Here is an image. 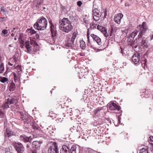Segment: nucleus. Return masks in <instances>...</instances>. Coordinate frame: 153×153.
<instances>
[{
	"label": "nucleus",
	"instance_id": "obj_48",
	"mask_svg": "<svg viewBox=\"0 0 153 153\" xmlns=\"http://www.w3.org/2000/svg\"><path fill=\"white\" fill-rule=\"evenodd\" d=\"M150 150L151 151L150 153H153V148H150Z\"/></svg>",
	"mask_w": 153,
	"mask_h": 153
},
{
	"label": "nucleus",
	"instance_id": "obj_46",
	"mask_svg": "<svg viewBox=\"0 0 153 153\" xmlns=\"http://www.w3.org/2000/svg\"><path fill=\"white\" fill-rule=\"evenodd\" d=\"M107 16V12H105L103 18L104 19V18H105Z\"/></svg>",
	"mask_w": 153,
	"mask_h": 153
},
{
	"label": "nucleus",
	"instance_id": "obj_18",
	"mask_svg": "<svg viewBox=\"0 0 153 153\" xmlns=\"http://www.w3.org/2000/svg\"><path fill=\"white\" fill-rule=\"evenodd\" d=\"M70 148L65 145H63L60 149V153H69Z\"/></svg>",
	"mask_w": 153,
	"mask_h": 153
},
{
	"label": "nucleus",
	"instance_id": "obj_32",
	"mask_svg": "<svg viewBox=\"0 0 153 153\" xmlns=\"http://www.w3.org/2000/svg\"><path fill=\"white\" fill-rule=\"evenodd\" d=\"M77 34L76 32H74L72 34V36L71 38V41L74 42L75 39L77 36Z\"/></svg>",
	"mask_w": 153,
	"mask_h": 153
},
{
	"label": "nucleus",
	"instance_id": "obj_27",
	"mask_svg": "<svg viewBox=\"0 0 153 153\" xmlns=\"http://www.w3.org/2000/svg\"><path fill=\"white\" fill-rule=\"evenodd\" d=\"M74 42L71 41V40H69L66 44V45L67 46L72 47L74 46Z\"/></svg>",
	"mask_w": 153,
	"mask_h": 153
},
{
	"label": "nucleus",
	"instance_id": "obj_17",
	"mask_svg": "<svg viewBox=\"0 0 153 153\" xmlns=\"http://www.w3.org/2000/svg\"><path fill=\"white\" fill-rule=\"evenodd\" d=\"M91 36L99 45H100L102 44L101 39L99 37L94 34H91Z\"/></svg>",
	"mask_w": 153,
	"mask_h": 153
},
{
	"label": "nucleus",
	"instance_id": "obj_29",
	"mask_svg": "<svg viewBox=\"0 0 153 153\" xmlns=\"http://www.w3.org/2000/svg\"><path fill=\"white\" fill-rule=\"evenodd\" d=\"M131 45L132 48H136L138 46V43L135 42L134 41L131 43Z\"/></svg>",
	"mask_w": 153,
	"mask_h": 153
},
{
	"label": "nucleus",
	"instance_id": "obj_49",
	"mask_svg": "<svg viewBox=\"0 0 153 153\" xmlns=\"http://www.w3.org/2000/svg\"><path fill=\"white\" fill-rule=\"evenodd\" d=\"M31 152H32L33 153H37V152L36 150H32Z\"/></svg>",
	"mask_w": 153,
	"mask_h": 153
},
{
	"label": "nucleus",
	"instance_id": "obj_53",
	"mask_svg": "<svg viewBox=\"0 0 153 153\" xmlns=\"http://www.w3.org/2000/svg\"><path fill=\"white\" fill-rule=\"evenodd\" d=\"M16 56H13V59L14 60L15 62H16Z\"/></svg>",
	"mask_w": 153,
	"mask_h": 153
},
{
	"label": "nucleus",
	"instance_id": "obj_11",
	"mask_svg": "<svg viewBox=\"0 0 153 153\" xmlns=\"http://www.w3.org/2000/svg\"><path fill=\"white\" fill-rule=\"evenodd\" d=\"M49 23L50 25V29L51 35L52 37H54L56 36V31L54 25L52 23L51 21H49Z\"/></svg>",
	"mask_w": 153,
	"mask_h": 153
},
{
	"label": "nucleus",
	"instance_id": "obj_41",
	"mask_svg": "<svg viewBox=\"0 0 153 153\" xmlns=\"http://www.w3.org/2000/svg\"><path fill=\"white\" fill-rule=\"evenodd\" d=\"M31 121V119L30 117H28L26 119V122L28 124L30 123Z\"/></svg>",
	"mask_w": 153,
	"mask_h": 153
},
{
	"label": "nucleus",
	"instance_id": "obj_52",
	"mask_svg": "<svg viewBox=\"0 0 153 153\" xmlns=\"http://www.w3.org/2000/svg\"><path fill=\"white\" fill-rule=\"evenodd\" d=\"M150 37L151 40L153 39V34L150 36Z\"/></svg>",
	"mask_w": 153,
	"mask_h": 153
},
{
	"label": "nucleus",
	"instance_id": "obj_36",
	"mask_svg": "<svg viewBox=\"0 0 153 153\" xmlns=\"http://www.w3.org/2000/svg\"><path fill=\"white\" fill-rule=\"evenodd\" d=\"M84 22L86 24H88L89 23V19L88 18H84L83 19Z\"/></svg>",
	"mask_w": 153,
	"mask_h": 153
},
{
	"label": "nucleus",
	"instance_id": "obj_57",
	"mask_svg": "<svg viewBox=\"0 0 153 153\" xmlns=\"http://www.w3.org/2000/svg\"><path fill=\"white\" fill-rule=\"evenodd\" d=\"M23 46H24L23 45H22V46H20V47H21V48H22L23 47Z\"/></svg>",
	"mask_w": 153,
	"mask_h": 153
},
{
	"label": "nucleus",
	"instance_id": "obj_34",
	"mask_svg": "<svg viewBox=\"0 0 153 153\" xmlns=\"http://www.w3.org/2000/svg\"><path fill=\"white\" fill-rule=\"evenodd\" d=\"M90 25L91 29H94L96 28L97 24H95L94 23L92 22L90 24Z\"/></svg>",
	"mask_w": 153,
	"mask_h": 153
},
{
	"label": "nucleus",
	"instance_id": "obj_28",
	"mask_svg": "<svg viewBox=\"0 0 153 153\" xmlns=\"http://www.w3.org/2000/svg\"><path fill=\"white\" fill-rule=\"evenodd\" d=\"M8 79L5 77H0V81L3 83H4L8 81Z\"/></svg>",
	"mask_w": 153,
	"mask_h": 153
},
{
	"label": "nucleus",
	"instance_id": "obj_37",
	"mask_svg": "<svg viewBox=\"0 0 153 153\" xmlns=\"http://www.w3.org/2000/svg\"><path fill=\"white\" fill-rule=\"evenodd\" d=\"M97 28L98 29L100 30L101 32H102V30H103L105 29V27H102L100 26L99 25H98L97 27Z\"/></svg>",
	"mask_w": 153,
	"mask_h": 153
},
{
	"label": "nucleus",
	"instance_id": "obj_60",
	"mask_svg": "<svg viewBox=\"0 0 153 153\" xmlns=\"http://www.w3.org/2000/svg\"><path fill=\"white\" fill-rule=\"evenodd\" d=\"M13 29V30H15V28H14Z\"/></svg>",
	"mask_w": 153,
	"mask_h": 153
},
{
	"label": "nucleus",
	"instance_id": "obj_59",
	"mask_svg": "<svg viewBox=\"0 0 153 153\" xmlns=\"http://www.w3.org/2000/svg\"><path fill=\"white\" fill-rule=\"evenodd\" d=\"M14 39H15V40H16V38H14Z\"/></svg>",
	"mask_w": 153,
	"mask_h": 153
},
{
	"label": "nucleus",
	"instance_id": "obj_38",
	"mask_svg": "<svg viewBox=\"0 0 153 153\" xmlns=\"http://www.w3.org/2000/svg\"><path fill=\"white\" fill-rule=\"evenodd\" d=\"M134 39V38H133L132 36H131V34H130V36L128 37V41L129 42H130L132 41Z\"/></svg>",
	"mask_w": 153,
	"mask_h": 153
},
{
	"label": "nucleus",
	"instance_id": "obj_47",
	"mask_svg": "<svg viewBox=\"0 0 153 153\" xmlns=\"http://www.w3.org/2000/svg\"><path fill=\"white\" fill-rule=\"evenodd\" d=\"M21 117H20V119H19V120H24L25 119L24 117L22 115H21Z\"/></svg>",
	"mask_w": 153,
	"mask_h": 153
},
{
	"label": "nucleus",
	"instance_id": "obj_9",
	"mask_svg": "<svg viewBox=\"0 0 153 153\" xmlns=\"http://www.w3.org/2000/svg\"><path fill=\"white\" fill-rule=\"evenodd\" d=\"M27 30L30 31V32H28V35L29 36H31L33 39H39V35L34 29H27Z\"/></svg>",
	"mask_w": 153,
	"mask_h": 153
},
{
	"label": "nucleus",
	"instance_id": "obj_22",
	"mask_svg": "<svg viewBox=\"0 0 153 153\" xmlns=\"http://www.w3.org/2000/svg\"><path fill=\"white\" fill-rule=\"evenodd\" d=\"M4 6L1 4H0V12H1L3 13L4 14H6V13H8V11L6 9H4Z\"/></svg>",
	"mask_w": 153,
	"mask_h": 153
},
{
	"label": "nucleus",
	"instance_id": "obj_1",
	"mask_svg": "<svg viewBox=\"0 0 153 153\" xmlns=\"http://www.w3.org/2000/svg\"><path fill=\"white\" fill-rule=\"evenodd\" d=\"M60 29L63 32L68 33L73 29L71 22L68 18H64L59 22Z\"/></svg>",
	"mask_w": 153,
	"mask_h": 153
},
{
	"label": "nucleus",
	"instance_id": "obj_42",
	"mask_svg": "<svg viewBox=\"0 0 153 153\" xmlns=\"http://www.w3.org/2000/svg\"><path fill=\"white\" fill-rule=\"evenodd\" d=\"M82 4V2L81 1H79L77 2V5L79 7H81Z\"/></svg>",
	"mask_w": 153,
	"mask_h": 153
},
{
	"label": "nucleus",
	"instance_id": "obj_35",
	"mask_svg": "<svg viewBox=\"0 0 153 153\" xmlns=\"http://www.w3.org/2000/svg\"><path fill=\"white\" fill-rule=\"evenodd\" d=\"M102 32L103 33L104 36L106 37H107L108 36V34L107 32V30L105 28V29L103 30H102Z\"/></svg>",
	"mask_w": 153,
	"mask_h": 153
},
{
	"label": "nucleus",
	"instance_id": "obj_2",
	"mask_svg": "<svg viewBox=\"0 0 153 153\" xmlns=\"http://www.w3.org/2000/svg\"><path fill=\"white\" fill-rule=\"evenodd\" d=\"M47 26V21L45 18L42 16L39 18L34 25L33 27L38 30H44Z\"/></svg>",
	"mask_w": 153,
	"mask_h": 153
},
{
	"label": "nucleus",
	"instance_id": "obj_15",
	"mask_svg": "<svg viewBox=\"0 0 153 153\" xmlns=\"http://www.w3.org/2000/svg\"><path fill=\"white\" fill-rule=\"evenodd\" d=\"M5 137H10L11 136L15 135V132L12 131H11L8 128H6V132L4 134Z\"/></svg>",
	"mask_w": 153,
	"mask_h": 153
},
{
	"label": "nucleus",
	"instance_id": "obj_44",
	"mask_svg": "<svg viewBox=\"0 0 153 153\" xmlns=\"http://www.w3.org/2000/svg\"><path fill=\"white\" fill-rule=\"evenodd\" d=\"M87 39H88V42L89 43H90V39H89V34L87 33Z\"/></svg>",
	"mask_w": 153,
	"mask_h": 153
},
{
	"label": "nucleus",
	"instance_id": "obj_56",
	"mask_svg": "<svg viewBox=\"0 0 153 153\" xmlns=\"http://www.w3.org/2000/svg\"><path fill=\"white\" fill-rule=\"evenodd\" d=\"M15 77H16V75H14V79H15V81H16Z\"/></svg>",
	"mask_w": 153,
	"mask_h": 153
},
{
	"label": "nucleus",
	"instance_id": "obj_16",
	"mask_svg": "<svg viewBox=\"0 0 153 153\" xmlns=\"http://www.w3.org/2000/svg\"><path fill=\"white\" fill-rule=\"evenodd\" d=\"M42 142L37 141H34L32 143L33 148L39 150L40 148V146Z\"/></svg>",
	"mask_w": 153,
	"mask_h": 153
},
{
	"label": "nucleus",
	"instance_id": "obj_20",
	"mask_svg": "<svg viewBox=\"0 0 153 153\" xmlns=\"http://www.w3.org/2000/svg\"><path fill=\"white\" fill-rule=\"evenodd\" d=\"M36 39H30V44L33 45L35 47H36V51L38 50V45L36 42Z\"/></svg>",
	"mask_w": 153,
	"mask_h": 153
},
{
	"label": "nucleus",
	"instance_id": "obj_58",
	"mask_svg": "<svg viewBox=\"0 0 153 153\" xmlns=\"http://www.w3.org/2000/svg\"><path fill=\"white\" fill-rule=\"evenodd\" d=\"M43 9H45V7H43Z\"/></svg>",
	"mask_w": 153,
	"mask_h": 153
},
{
	"label": "nucleus",
	"instance_id": "obj_13",
	"mask_svg": "<svg viewBox=\"0 0 153 153\" xmlns=\"http://www.w3.org/2000/svg\"><path fill=\"white\" fill-rule=\"evenodd\" d=\"M123 17V15L119 13L116 15L114 18V21L118 24H120L121 22V20Z\"/></svg>",
	"mask_w": 153,
	"mask_h": 153
},
{
	"label": "nucleus",
	"instance_id": "obj_26",
	"mask_svg": "<svg viewBox=\"0 0 153 153\" xmlns=\"http://www.w3.org/2000/svg\"><path fill=\"white\" fill-rule=\"evenodd\" d=\"M15 86L14 83L13 82H11L9 87L10 90V91H14L15 89Z\"/></svg>",
	"mask_w": 153,
	"mask_h": 153
},
{
	"label": "nucleus",
	"instance_id": "obj_21",
	"mask_svg": "<svg viewBox=\"0 0 153 153\" xmlns=\"http://www.w3.org/2000/svg\"><path fill=\"white\" fill-rule=\"evenodd\" d=\"M25 47L27 49V52H31L32 50V48L30 45L29 42L28 41H27L25 42Z\"/></svg>",
	"mask_w": 153,
	"mask_h": 153
},
{
	"label": "nucleus",
	"instance_id": "obj_43",
	"mask_svg": "<svg viewBox=\"0 0 153 153\" xmlns=\"http://www.w3.org/2000/svg\"><path fill=\"white\" fill-rule=\"evenodd\" d=\"M20 44L22 45H24V44H25V42L24 41H23L22 39H21L20 41Z\"/></svg>",
	"mask_w": 153,
	"mask_h": 153
},
{
	"label": "nucleus",
	"instance_id": "obj_61",
	"mask_svg": "<svg viewBox=\"0 0 153 153\" xmlns=\"http://www.w3.org/2000/svg\"><path fill=\"white\" fill-rule=\"evenodd\" d=\"M5 73H6V74H7V71L5 72V73L4 74H5Z\"/></svg>",
	"mask_w": 153,
	"mask_h": 153
},
{
	"label": "nucleus",
	"instance_id": "obj_30",
	"mask_svg": "<svg viewBox=\"0 0 153 153\" xmlns=\"http://www.w3.org/2000/svg\"><path fill=\"white\" fill-rule=\"evenodd\" d=\"M80 47L81 48L83 49H85L86 46L85 42L83 41H80Z\"/></svg>",
	"mask_w": 153,
	"mask_h": 153
},
{
	"label": "nucleus",
	"instance_id": "obj_45",
	"mask_svg": "<svg viewBox=\"0 0 153 153\" xmlns=\"http://www.w3.org/2000/svg\"><path fill=\"white\" fill-rule=\"evenodd\" d=\"M149 138L150 140L151 141L153 142V136H151L149 137Z\"/></svg>",
	"mask_w": 153,
	"mask_h": 153
},
{
	"label": "nucleus",
	"instance_id": "obj_55",
	"mask_svg": "<svg viewBox=\"0 0 153 153\" xmlns=\"http://www.w3.org/2000/svg\"><path fill=\"white\" fill-rule=\"evenodd\" d=\"M26 147H27V148H28V147H29V146L28 145H27V146H26Z\"/></svg>",
	"mask_w": 153,
	"mask_h": 153
},
{
	"label": "nucleus",
	"instance_id": "obj_31",
	"mask_svg": "<svg viewBox=\"0 0 153 153\" xmlns=\"http://www.w3.org/2000/svg\"><path fill=\"white\" fill-rule=\"evenodd\" d=\"M138 33V31L136 30H134L130 34L131 36L134 38V37L137 35Z\"/></svg>",
	"mask_w": 153,
	"mask_h": 153
},
{
	"label": "nucleus",
	"instance_id": "obj_19",
	"mask_svg": "<svg viewBox=\"0 0 153 153\" xmlns=\"http://www.w3.org/2000/svg\"><path fill=\"white\" fill-rule=\"evenodd\" d=\"M20 137L21 140H23L25 143L29 142L30 139V136L28 137L24 135H21Z\"/></svg>",
	"mask_w": 153,
	"mask_h": 153
},
{
	"label": "nucleus",
	"instance_id": "obj_50",
	"mask_svg": "<svg viewBox=\"0 0 153 153\" xmlns=\"http://www.w3.org/2000/svg\"><path fill=\"white\" fill-rule=\"evenodd\" d=\"M8 65H10V66H12V65H13V64H11V63H10V62H8Z\"/></svg>",
	"mask_w": 153,
	"mask_h": 153
},
{
	"label": "nucleus",
	"instance_id": "obj_23",
	"mask_svg": "<svg viewBox=\"0 0 153 153\" xmlns=\"http://www.w3.org/2000/svg\"><path fill=\"white\" fill-rule=\"evenodd\" d=\"M2 107L3 110H4L7 108H9L10 107L6 101H5V102L2 105Z\"/></svg>",
	"mask_w": 153,
	"mask_h": 153
},
{
	"label": "nucleus",
	"instance_id": "obj_10",
	"mask_svg": "<svg viewBox=\"0 0 153 153\" xmlns=\"http://www.w3.org/2000/svg\"><path fill=\"white\" fill-rule=\"evenodd\" d=\"M32 127L33 129L35 130V131L37 133L39 132L37 134L38 136H40L41 135V132L42 131L41 128L35 121H34L33 123Z\"/></svg>",
	"mask_w": 153,
	"mask_h": 153
},
{
	"label": "nucleus",
	"instance_id": "obj_12",
	"mask_svg": "<svg viewBox=\"0 0 153 153\" xmlns=\"http://www.w3.org/2000/svg\"><path fill=\"white\" fill-rule=\"evenodd\" d=\"M140 54H135L132 56V60L135 64H137L140 61Z\"/></svg>",
	"mask_w": 153,
	"mask_h": 153
},
{
	"label": "nucleus",
	"instance_id": "obj_6",
	"mask_svg": "<svg viewBox=\"0 0 153 153\" xmlns=\"http://www.w3.org/2000/svg\"><path fill=\"white\" fill-rule=\"evenodd\" d=\"M14 146L18 153H25L24 148L21 143H15Z\"/></svg>",
	"mask_w": 153,
	"mask_h": 153
},
{
	"label": "nucleus",
	"instance_id": "obj_51",
	"mask_svg": "<svg viewBox=\"0 0 153 153\" xmlns=\"http://www.w3.org/2000/svg\"><path fill=\"white\" fill-rule=\"evenodd\" d=\"M4 153H13L11 152L10 151H6Z\"/></svg>",
	"mask_w": 153,
	"mask_h": 153
},
{
	"label": "nucleus",
	"instance_id": "obj_33",
	"mask_svg": "<svg viewBox=\"0 0 153 153\" xmlns=\"http://www.w3.org/2000/svg\"><path fill=\"white\" fill-rule=\"evenodd\" d=\"M4 71V68L3 63H1L0 65V73H1L3 72Z\"/></svg>",
	"mask_w": 153,
	"mask_h": 153
},
{
	"label": "nucleus",
	"instance_id": "obj_4",
	"mask_svg": "<svg viewBox=\"0 0 153 153\" xmlns=\"http://www.w3.org/2000/svg\"><path fill=\"white\" fill-rule=\"evenodd\" d=\"M6 101L12 111H14L16 109L19 107V106L17 103V99L14 98H8Z\"/></svg>",
	"mask_w": 153,
	"mask_h": 153
},
{
	"label": "nucleus",
	"instance_id": "obj_62",
	"mask_svg": "<svg viewBox=\"0 0 153 153\" xmlns=\"http://www.w3.org/2000/svg\"><path fill=\"white\" fill-rule=\"evenodd\" d=\"M121 53H122V50L121 51Z\"/></svg>",
	"mask_w": 153,
	"mask_h": 153
},
{
	"label": "nucleus",
	"instance_id": "obj_63",
	"mask_svg": "<svg viewBox=\"0 0 153 153\" xmlns=\"http://www.w3.org/2000/svg\"><path fill=\"white\" fill-rule=\"evenodd\" d=\"M153 148V147L152 148Z\"/></svg>",
	"mask_w": 153,
	"mask_h": 153
},
{
	"label": "nucleus",
	"instance_id": "obj_40",
	"mask_svg": "<svg viewBox=\"0 0 153 153\" xmlns=\"http://www.w3.org/2000/svg\"><path fill=\"white\" fill-rule=\"evenodd\" d=\"M4 113L1 110H0V117H3Z\"/></svg>",
	"mask_w": 153,
	"mask_h": 153
},
{
	"label": "nucleus",
	"instance_id": "obj_8",
	"mask_svg": "<svg viewBox=\"0 0 153 153\" xmlns=\"http://www.w3.org/2000/svg\"><path fill=\"white\" fill-rule=\"evenodd\" d=\"M139 33L138 35V38L143 37V36L146 30V27L143 24L142 25L139 26Z\"/></svg>",
	"mask_w": 153,
	"mask_h": 153
},
{
	"label": "nucleus",
	"instance_id": "obj_5",
	"mask_svg": "<svg viewBox=\"0 0 153 153\" xmlns=\"http://www.w3.org/2000/svg\"><path fill=\"white\" fill-rule=\"evenodd\" d=\"M92 11L93 19L96 21H99L101 15L100 12L96 8L93 9Z\"/></svg>",
	"mask_w": 153,
	"mask_h": 153
},
{
	"label": "nucleus",
	"instance_id": "obj_24",
	"mask_svg": "<svg viewBox=\"0 0 153 153\" xmlns=\"http://www.w3.org/2000/svg\"><path fill=\"white\" fill-rule=\"evenodd\" d=\"M151 151L150 149H144L143 148L141 149L140 151V153H150Z\"/></svg>",
	"mask_w": 153,
	"mask_h": 153
},
{
	"label": "nucleus",
	"instance_id": "obj_3",
	"mask_svg": "<svg viewBox=\"0 0 153 153\" xmlns=\"http://www.w3.org/2000/svg\"><path fill=\"white\" fill-rule=\"evenodd\" d=\"M48 141V153H58V148L56 143L54 140Z\"/></svg>",
	"mask_w": 153,
	"mask_h": 153
},
{
	"label": "nucleus",
	"instance_id": "obj_54",
	"mask_svg": "<svg viewBox=\"0 0 153 153\" xmlns=\"http://www.w3.org/2000/svg\"><path fill=\"white\" fill-rule=\"evenodd\" d=\"M5 19V18L4 17H0V19Z\"/></svg>",
	"mask_w": 153,
	"mask_h": 153
},
{
	"label": "nucleus",
	"instance_id": "obj_7",
	"mask_svg": "<svg viewBox=\"0 0 153 153\" xmlns=\"http://www.w3.org/2000/svg\"><path fill=\"white\" fill-rule=\"evenodd\" d=\"M139 44L143 48H146L148 47V41L146 38L144 37L138 38Z\"/></svg>",
	"mask_w": 153,
	"mask_h": 153
},
{
	"label": "nucleus",
	"instance_id": "obj_25",
	"mask_svg": "<svg viewBox=\"0 0 153 153\" xmlns=\"http://www.w3.org/2000/svg\"><path fill=\"white\" fill-rule=\"evenodd\" d=\"M76 147L75 146H72L70 150L71 153H76Z\"/></svg>",
	"mask_w": 153,
	"mask_h": 153
},
{
	"label": "nucleus",
	"instance_id": "obj_14",
	"mask_svg": "<svg viewBox=\"0 0 153 153\" xmlns=\"http://www.w3.org/2000/svg\"><path fill=\"white\" fill-rule=\"evenodd\" d=\"M109 109L111 110H117L118 111L120 110V107L114 102L111 103L109 105Z\"/></svg>",
	"mask_w": 153,
	"mask_h": 153
},
{
	"label": "nucleus",
	"instance_id": "obj_39",
	"mask_svg": "<svg viewBox=\"0 0 153 153\" xmlns=\"http://www.w3.org/2000/svg\"><path fill=\"white\" fill-rule=\"evenodd\" d=\"M8 33V30H7L3 29L2 31V33H3L5 35L7 34Z\"/></svg>",
	"mask_w": 153,
	"mask_h": 153
}]
</instances>
